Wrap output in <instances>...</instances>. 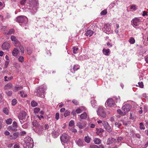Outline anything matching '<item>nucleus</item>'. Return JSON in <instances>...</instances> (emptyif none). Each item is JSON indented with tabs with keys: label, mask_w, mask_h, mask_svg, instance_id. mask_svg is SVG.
<instances>
[{
	"label": "nucleus",
	"mask_w": 148,
	"mask_h": 148,
	"mask_svg": "<svg viewBox=\"0 0 148 148\" xmlns=\"http://www.w3.org/2000/svg\"><path fill=\"white\" fill-rule=\"evenodd\" d=\"M46 89V86L45 85H42L37 88L34 92V94L36 96L40 97H44L45 90Z\"/></svg>",
	"instance_id": "1"
},
{
	"label": "nucleus",
	"mask_w": 148,
	"mask_h": 148,
	"mask_svg": "<svg viewBox=\"0 0 148 148\" xmlns=\"http://www.w3.org/2000/svg\"><path fill=\"white\" fill-rule=\"evenodd\" d=\"M115 141V139L112 137L109 138L107 140V144L108 145H110L113 143Z\"/></svg>",
	"instance_id": "16"
},
{
	"label": "nucleus",
	"mask_w": 148,
	"mask_h": 148,
	"mask_svg": "<svg viewBox=\"0 0 148 148\" xmlns=\"http://www.w3.org/2000/svg\"><path fill=\"white\" fill-rule=\"evenodd\" d=\"M70 137L69 136L66 134H63L60 137V140L62 143L67 144L69 142Z\"/></svg>",
	"instance_id": "3"
},
{
	"label": "nucleus",
	"mask_w": 148,
	"mask_h": 148,
	"mask_svg": "<svg viewBox=\"0 0 148 148\" xmlns=\"http://www.w3.org/2000/svg\"><path fill=\"white\" fill-rule=\"evenodd\" d=\"M130 8L131 9H133L134 10H135L137 9L136 5H132L130 6Z\"/></svg>",
	"instance_id": "51"
},
{
	"label": "nucleus",
	"mask_w": 148,
	"mask_h": 148,
	"mask_svg": "<svg viewBox=\"0 0 148 148\" xmlns=\"http://www.w3.org/2000/svg\"><path fill=\"white\" fill-rule=\"evenodd\" d=\"M70 114V112L68 110H66L65 112L64 115L65 117H66L69 115Z\"/></svg>",
	"instance_id": "47"
},
{
	"label": "nucleus",
	"mask_w": 148,
	"mask_h": 148,
	"mask_svg": "<svg viewBox=\"0 0 148 148\" xmlns=\"http://www.w3.org/2000/svg\"><path fill=\"white\" fill-rule=\"evenodd\" d=\"M123 140V138L122 137H118V138L117 139V140L116 141V142L118 143L119 142Z\"/></svg>",
	"instance_id": "45"
},
{
	"label": "nucleus",
	"mask_w": 148,
	"mask_h": 148,
	"mask_svg": "<svg viewBox=\"0 0 148 148\" xmlns=\"http://www.w3.org/2000/svg\"><path fill=\"white\" fill-rule=\"evenodd\" d=\"M10 62V60H7L5 61V65L6 67H7L8 66V65Z\"/></svg>",
	"instance_id": "60"
},
{
	"label": "nucleus",
	"mask_w": 148,
	"mask_h": 148,
	"mask_svg": "<svg viewBox=\"0 0 148 148\" xmlns=\"http://www.w3.org/2000/svg\"><path fill=\"white\" fill-rule=\"evenodd\" d=\"M19 48L21 50V52L22 53H24V48L23 47L22 45H20Z\"/></svg>",
	"instance_id": "42"
},
{
	"label": "nucleus",
	"mask_w": 148,
	"mask_h": 148,
	"mask_svg": "<svg viewBox=\"0 0 148 148\" xmlns=\"http://www.w3.org/2000/svg\"><path fill=\"white\" fill-rule=\"evenodd\" d=\"M72 102L76 105H77L78 104V102L75 99H74L72 100Z\"/></svg>",
	"instance_id": "57"
},
{
	"label": "nucleus",
	"mask_w": 148,
	"mask_h": 148,
	"mask_svg": "<svg viewBox=\"0 0 148 148\" xmlns=\"http://www.w3.org/2000/svg\"><path fill=\"white\" fill-rule=\"evenodd\" d=\"M76 142L77 145L79 147H83L84 145V140L81 138H79Z\"/></svg>",
	"instance_id": "13"
},
{
	"label": "nucleus",
	"mask_w": 148,
	"mask_h": 148,
	"mask_svg": "<svg viewBox=\"0 0 148 148\" xmlns=\"http://www.w3.org/2000/svg\"><path fill=\"white\" fill-rule=\"evenodd\" d=\"M31 105L32 107H35L37 106L38 103L34 101H33L31 102Z\"/></svg>",
	"instance_id": "36"
},
{
	"label": "nucleus",
	"mask_w": 148,
	"mask_h": 148,
	"mask_svg": "<svg viewBox=\"0 0 148 148\" xmlns=\"http://www.w3.org/2000/svg\"><path fill=\"white\" fill-rule=\"evenodd\" d=\"M8 130H12L14 131H17V129L14 127L12 125L9 126L8 128Z\"/></svg>",
	"instance_id": "26"
},
{
	"label": "nucleus",
	"mask_w": 148,
	"mask_h": 148,
	"mask_svg": "<svg viewBox=\"0 0 148 148\" xmlns=\"http://www.w3.org/2000/svg\"><path fill=\"white\" fill-rule=\"evenodd\" d=\"M107 12L106 10H104L101 11L100 14L101 15H105L107 14Z\"/></svg>",
	"instance_id": "49"
},
{
	"label": "nucleus",
	"mask_w": 148,
	"mask_h": 148,
	"mask_svg": "<svg viewBox=\"0 0 148 148\" xmlns=\"http://www.w3.org/2000/svg\"><path fill=\"white\" fill-rule=\"evenodd\" d=\"M117 112L121 116H124L125 115V112H123L120 109H118L117 110Z\"/></svg>",
	"instance_id": "34"
},
{
	"label": "nucleus",
	"mask_w": 148,
	"mask_h": 148,
	"mask_svg": "<svg viewBox=\"0 0 148 148\" xmlns=\"http://www.w3.org/2000/svg\"><path fill=\"white\" fill-rule=\"evenodd\" d=\"M14 30L13 29H11L9 32H5V34L7 35H10L14 33Z\"/></svg>",
	"instance_id": "27"
},
{
	"label": "nucleus",
	"mask_w": 148,
	"mask_h": 148,
	"mask_svg": "<svg viewBox=\"0 0 148 148\" xmlns=\"http://www.w3.org/2000/svg\"><path fill=\"white\" fill-rule=\"evenodd\" d=\"M15 68L16 69H18L20 67V65L17 63L15 65Z\"/></svg>",
	"instance_id": "64"
},
{
	"label": "nucleus",
	"mask_w": 148,
	"mask_h": 148,
	"mask_svg": "<svg viewBox=\"0 0 148 148\" xmlns=\"http://www.w3.org/2000/svg\"><path fill=\"white\" fill-rule=\"evenodd\" d=\"M115 104V103L114 100L110 98L107 99L105 103L106 106L107 105L108 106L110 107L113 106H114Z\"/></svg>",
	"instance_id": "6"
},
{
	"label": "nucleus",
	"mask_w": 148,
	"mask_h": 148,
	"mask_svg": "<svg viewBox=\"0 0 148 148\" xmlns=\"http://www.w3.org/2000/svg\"><path fill=\"white\" fill-rule=\"evenodd\" d=\"M76 65H74L73 66V69L74 71L77 70L79 69V67H77V68H76Z\"/></svg>",
	"instance_id": "61"
},
{
	"label": "nucleus",
	"mask_w": 148,
	"mask_h": 148,
	"mask_svg": "<svg viewBox=\"0 0 148 148\" xmlns=\"http://www.w3.org/2000/svg\"><path fill=\"white\" fill-rule=\"evenodd\" d=\"M93 33V31L92 30H88L85 33V35L87 36H89V37L91 36Z\"/></svg>",
	"instance_id": "25"
},
{
	"label": "nucleus",
	"mask_w": 148,
	"mask_h": 148,
	"mask_svg": "<svg viewBox=\"0 0 148 148\" xmlns=\"http://www.w3.org/2000/svg\"><path fill=\"white\" fill-rule=\"evenodd\" d=\"M10 47V44L6 42H4L2 45V48L3 50H8Z\"/></svg>",
	"instance_id": "12"
},
{
	"label": "nucleus",
	"mask_w": 148,
	"mask_h": 148,
	"mask_svg": "<svg viewBox=\"0 0 148 148\" xmlns=\"http://www.w3.org/2000/svg\"><path fill=\"white\" fill-rule=\"evenodd\" d=\"M138 84L139 85V86L141 88H143L144 87V85L143 84V83L142 82H138Z\"/></svg>",
	"instance_id": "53"
},
{
	"label": "nucleus",
	"mask_w": 148,
	"mask_h": 148,
	"mask_svg": "<svg viewBox=\"0 0 148 148\" xmlns=\"http://www.w3.org/2000/svg\"><path fill=\"white\" fill-rule=\"evenodd\" d=\"M98 115L103 118H105L106 116V114L105 111L103 110L102 107H100L98 108L97 111Z\"/></svg>",
	"instance_id": "4"
},
{
	"label": "nucleus",
	"mask_w": 148,
	"mask_h": 148,
	"mask_svg": "<svg viewBox=\"0 0 148 148\" xmlns=\"http://www.w3.org/2000/svg\"><path fill=\"white\" fill-rule=\"evenodd\" d=\"M3 112L6 114L8 115L9 113V110L7 108H4L3 109Z\"/></svg>",
	"instance_id": "32"
},
{
	"label": "nucleus",
	"mask_w": 148,
	"mask_h": 148,
	"mask_svg": "<svg viewBox=\"0 0 148 148\" xmlns=\"http://www.w3.org/2000/svg\"><path fill=\"white\" fill-rule=\"evenodd\" d=\"M86 122H83L82 123L78 122L76 124V125L80 129H82L84 128L86 126Z\"/></svg>",
	"instance_id": "9"
},
{
	"label": "nucleus",
	"mask_w": 148,
	"mask_h": 148,
	"mask_svg": "<svg viewBox=\"0 0 148 148\" xmlns=\"http://www.w3.org/2000/svg\"><path fill=\"white\" fill-rule=\"evenodd\" d=\"M20 3L22 5H24L26 3V0H21Z\"/></svg>",
	"instance_id": "62"
},
{
	"label": "nucleus",
	"mask_w": 148,
	"mask_h": 148,
	"mask_svg": "<svg viewBox=\"0 0 148 148\" xmlns=\"http://www.w3.org/2000/svg\"><path fill=\"white\" fill-rule=\"evenodd\" d=\"M74 124V122L73 121H70L69 123V125L70 127L73 126Z\"/></svg>",
	"instance_id": "50"
},
{
	"label": "nucleus",
	"mask_w": 148,
	"mask_h": 148,
	"mask_svg": "<svg viewBox=\"0 0 148 148\" xmlns=\"http://www.w3.org/2000/svg\"><path fill=\"white\" fill-rule=\"evenodd\" d=\"M24 92V91H21L20 92L21 96L23 97H26L27 96V95L25 94Z\"/></svg>",
	"instance_id": "33"
},
{
	"label": "nucleus",
	"mask_w": 148,
	"mask_h": 148,
	"mask_svg": "<svg viewBox=\"0 0 148 148\" xmlns=\"http://www.w3.org/2000/svg\"><path fill=\"white\" fill-rule=\"evenodd\" d=\"M59 136V134L58 133H56V132H53L52 133V136L54 138H56L58 137Z\"/></svg>",
	"instance_id": "35"
},
{
	"label": "nucleus",
	"mask_w": 148,
	"mask_h": 148,
	"mask_svg": "<svg viewBox=\"0 0 148 148\" xmlns=\"http://www.w3.org/2000/svg\"><path fill=\"white\" fill-rule=\"evenodd\" d=\"M102 29L103 31L106 34H107L110 30L109 27V25L108 24H105Z\"/></svg>",
	"instance_id": "11"
},
{
	"label": "nucleus",
	"mask_w": 148,
	"mask_h": 148,
	"mask_svg": "<svg viewBox=\"0 0 148 148\" xmlns=\"http://www.w3.org/2000/svg\"><path fill=\"white\" fill-rule=\"evenodd\" d=\"M90 148H98V146L95 145H91L90 146Z\"/></svg>",
	"instance_id": "56"
},
{
	"label": "nucleus",
	"mask_w": 148,
	"mask_h": 148,
	"mask_svg": "<svg viewBox=\"0 0 148 148\" xmlns=\"http://www.w3.org/2000/svg\"><path fill=\"white\" fill-rule=\"evenodd\" d=\"M26 134V132L24 131H22L20 133V134L21 136H24V135L25 134Z\"/></svg>",
	"instance_id": "63"
},
{
	"label": "nucleus",
	"mask_w": 148,
	"mask_h": 148,
	"mask_svg": "<svg viewBox=\"0 0 148 148\" xmlns=\"http://www.w3.org/2000/svg\"><path fill=\"white\" fill-rule=\"evenodd\" d=\"M104 130L102 128H97L96 130V133L97 135H99L100 136L102 135V134L104 132Z\"/></svg>",
	"instance_id": "15"
},
{
	"label": "nucleus",
	"mask_w": 148,
	"mask_h": 148,
	"mask_svg": "<svg viewBox=\"0 0 148 148\" xmlns=\"http://www.w3.org/2000/svg\"><path fill=\"white\" fill-rule=\"evenodd\" d=\"M43 130V129L42 127H39L36 129V132L38 134L40 135L42 133Z\"/></svg>",
	"instance_id": "20"
},
{
	"label": "nucleus",
	"mask_w": 148,
	"mask_h": 148,
	"mask_svg": "<svg viewBox=\"0 0 148 148\" xmlns=\"http://www.w3.org/2000/svg\"><path fill=\"white\" fill-rule=\"evenodd\" d=\"M33 142L24 144V145L26 148H32L33 147Z\"/></svg>",
	"instance_id": "19"
},
{
	"label": "nucleus",
	"mask_w": 148,
	"mask_h": 148,
	"mask_svg": "<svg viewBox=\"0 0 148 148\" xmlns=\"http://www.w3.org/2000/svg\"><path fill=\"white\" fill-rule=\"evenodd\" d=\"M59 117V113L57 112V113L55 115V119L56 120H58Z\"/></svg>",
	"instance_id": "55"
},
{
	"label": "nucleus",
	"mask_w": 148,
	"mask_h": 148,
	"mask_svg": "<svg viewBox=\"0 0 148 148\" xmlns=\"http://www.w3.org/2000/svg\"><path fill=\"white\" fill-rule=\"evenodd\" d=\"M103 53L106 56H108L110 53V50L109 49H104L102 50Z\"/></svg>",
	"instance_id": "21"
},
{
	"label": "nucleus",
	"mask_w": 148,
	"mask_h": 148,
	"mask_svg": "<svg viewBox=\"0 0 148 148\" xmlns=\"http://www.w3.org/2000/svg\"><path fill=\"white\" fill-rule=\"evenodd\" d=\"M91 105L93 108H95L97 103L95 100H92L91 101Z\"/></svg>",
	"instance_id": "29"
},
{
	"label": "nucleus",
	"mask_w": 148,
	"mask_h": 148,
	"mask_svg": "<svg viewBox=\"0 0 148 148\" xmlns=\"http://www.w3.org/2000/svg\"><path fill=\"white\" fill-rule=\"evenodd\" d=\"M11 40L13 41H14L15 44H18V41L17 40L16 38L14 36H12L11 37Z\"/></svg>",
	"instance_id": "22"
},
{
	"label": "nucleus",
	"mask_w": 148,
	"mask_h": 148,
	"mask_svg": "<svg viewBox=\"0 0 148 148\" xmlns=\"http://www.w3.org/2000/svg\"><path fill=\"white\" fill-rule=\"evenodd\" d=\"M141 21V20L139 18L135 17L132 19L131 23L133 25L138 26L140 24Z\"/></svg>",
	"instance_id": "5"
},
{
	"label": "nucleus",
	"mask_w": 148,
	"mask_h": 148,
	"mask_svg": "<svg viewBox=\"0 0 148 148\" xmlns=\"http://www.w3.org/2000/svg\"><path fill=\"white\" fill-rule=\"evenodd\" d=\"M18 132H16L12 135H10L9 136V138L11 140H14L18 137Z\"/></svg>",
	"instance_id": "14"
},
{
	"label": "nucleus",
	"mask_w": 148,
	"mask_h": 148,
	"mask_svg": "<svg viewBox=\"0 0 148 148\" xmlns=\"http://www.w3.org/2000/svg\"><path fill=\"white\" fill-rule=\"evenodd\" d=\"M40 109L39 108H36L34 109V112L35 113H38L40 111Z\"/></svg>",
	"instance_id": "43"
},
{
	"label": "nucleus",
	"mask_w": 148,
	"mask_h": 148,
	"mask_svg": "<svg viewBox=\"0 0 148 148\" xmlns=\"http://www.w3.org/2000/svg\"><path fill=\"white\" fill-rule=\"evenodd\" d=\"M82 112V110L79 108H77L76 110V112L77 114H79Z\"/></svg>",
	"instance_id": "52"
},
{
	"label": "nucleus",
	"mask_w": 148,
	"mask_h": 148,
	"mask_svg": "<svg viewBox=\"0 0 148 148\" xmlns=\"http://www.w3.org/2000/svg\"><path fill=\"white\" fill-rule=\"evenodd\" d=\"M23 88V87L22 86H20L18 87H15L14 90L15 91H17L19 90H20L21 89Z\"/></svg>",
	"instance_id": "40"
},
{
	"label": "nucleus",
	"mask_w": 148,
	"mask_h": 148,
	"mask_svg": "<svg viewBox=\"0 0 148 148\" xmlns=\"http://www.w3.org/2000/svg\"><path fill=\"white\" fill-rule=\"evenodd\" d=\"M91 139V138L88 136H85L84 137V140L85 141L88 143L90 142Z\"/></svg>",
	"instance_id": "28"
},
{
	"label": "nucleus",
	"mask_w": 148,
	"mask_h": 148,
	"mask_svg": "<svg viewBox=\"0 0 148 148\" xmlns=\"http://www.w3.org/2000/svg\"><path fill=\"white\" fill-rule=\"evenodd\" d=\"M73 52L74 54L77 53V51L78 49V48L77 47H73Z\"/></svg>",
	"instance_id": "37"
},
{
	"label": "nucleus",
	"mask_w": 148,
	"mask_h": 148,
	"mask_svg": "<svg viewBox=\"0 0 148 148\" xmlns=\"http://www.w3.org/2000/svg\"><path fill=\"white\" fill-rule=\"evenodd\" d=\"M12 87V85L11 84H7L4 87L5 89H10Z\"/></svg>",
	"instance_id": "30"
},
{
	"label": "nucleus",
	"mask_w": 148,
	"mask_h": 148,
	"mask_svg": "<svg viewBox=\"0 0 148 148\" xmlns=\"http://www.w3.org/2000/svg\"><path fill=\"white\" fill-rule=\"evenodd\" d=\"M19 52L18 50L16 48H15L12 52V54L15 57L17 56Z\"/></svg>",
	"instance_id": "18"
},
{
	"label": "nucleus",
	"mask_w": 148,
	"mask_h": 148,
	"mask_svg": "<svg viewBox=\"0 0 148 148\" xmlns=\"http://www.w3.org/2000/svg\"><path fill=\"white\" fill-rule=\"evenodd\" d=\"M87 114L85 112H84L81 114L80 115V118L81 119H85L87 117Z\"/></svg>",
	"instance_id": "23"
},
{
	"label": "nucleus",
	"mask_w": 148,
	"mask_h": 148,
	"mask_svg": "<svg viewBox=\"0 0 148 148\" xmlns=\"http://www.w3.org/2000/svg\"><path fill=\"white\" fill-rule=\"evenodd\" d=\"M17 22L23 23V24L26 25L28 22V19L25 16H20L18 17L16 19Z\"/></svg>",
	"instance_id": "2"
},
{
	"label": "nucleus",
	"mask_w": 148,
	"mask_h": 148,
	"mask_svg": "<svg viewBox=\"0 0 148 148\" xmlns=\"http://www.w3.org/2000/svg\"><path fill=\"white\" fill-rule=\"evenodd\" d=\"M17 103V101L15 99H14L12 101V105L14 106H15Z\"/></svg>",
	"instance_id": "44"
},
{
	"label": "nucleus",
	"mask_w": 148,
	"mask_h": 148,
	"mask_svg": "<svg viewBox=\"0 0 148 148\" xmlns=\"http://www.w3.org/2000/svg\"><path fill=\"white\" fill-rule=\"evenodd\" d=\"M102 124L106 130L108 132H111L112 129L111 127L107 122L104 121L103 122Z\"/></svg>",
	"instance_id": "7"
},
{
	"label": "nucleus",
	"mask_w": 148,
	"mask_h": 148,
	"mask_svg": "<svg viewBox=\"0 0 148 148\" xmlns=\"http://www.w3.org/2000/svg\"><path fill=\"white\" fill-rule=\"evenodd\" d=\"M26 116V113L25 112H23L19 114L18 116V118L19 120H25Z\"/></svg>",
	"instance_id": "10"
},
{
	"label": "nucleus",
	"mask_w": 148,
	"mask_h": 148,
	"mask_svg": "<svg viewBox=\"0 0 148 148\" xmlns=\"http://www.w3.org/2000/svg\"><path fill=\"white\" fill-rule=\"evenodd\" d=\"M25 144L33 142V140L32 138L29 137H26L24 139Z\"/></svg>",
	"instance_id": "17"
},
{
	"label": "nucleus",
	"mask_w": 148,
	"mask_h": 148,
	"mask_svg": "<svg viewBox=\"0 0 148 148\" xmlns=\"http://www.w3.org/2000/svg\"><path fill=\"white\" fill-rule=\"evenodd\" d=\"M115 100H116V102L119 103L120 101V97H116L114 98Z\"/></svg>",
	"instance_id": "54"
},
{
	"label": "nucleus",
	"mask_w": 148,
	"mask_h": 148,
	"mask_svg": "<svg viewBox=\"0 0 148 148\" xmlns=\"http://www.w3.org/2000/svg\"><path fill=\"white\" fill-rule=\"evenodd\" d=\"M140 129L141 130H144L145 129V126L142 123H140L139 124Z\"/></svg>",
	"instance_id": "38"
},
{
	"label": "nucleus",
	"mask_w": 148,
	"mask_h": 148,
	"mask_svg": "<svg viewBox=\"0 0 148 148\" xmlns=\"http://www.w3.org/2000/svg\"><path fill=\"white\" fill-rule=\"evenodd\" d=\"M18 60L19 62L22 63L24 61V57L22 56H21L18 58Z\"/></svg>",
	"instance_id": "39"
},
{
	"label": "nucleus",
	"mask_w": 148,
	"mask_h": 148,
	"mask_svg": "<svg viewBox=\"0 0 148 148\" xmlns=\"http://www.w3.org/2000/svg\"><path fill=\"white\" fill-rule=\"evenodd\" d=\"M32 9L33 10V11L31 10V12L33 13H35L36 12V8L35 7H34L32 8Z\"/></svg>",
	"instance_id": "58"
},
{
	"label": "nucleus",
	"mask_w": 148,
	"mask_h": 148,
	"mask_svg": "<svg viewBox=\"0 0 148 148\" xmlns=\"http://www.w3.org/2000/svg\"><path fill=\"white\" fill-rule=\"evenodd\" d=\"M6 95L8 96H10L12 94V92L11 91L7 90L5 92Z\"/></svg>",
	"instance_id": "46"
},
{
	"label": "nucleus",
	"mask_w": 148,
	"mask_h": 148,
	"mask_svg": "<svg viewBox=\"0 0 148 148\" xmlns=\"http://www.w3.org/2000/svg\"><path fill=\"white\" fill-rule=\"evenodd\" d=\"M131 108V105L129 104H127L124 105L123 107V110L124 111V112H125V115L126 113L128 112L130 110Z\"/></svg>",
	"instance_id": "8"
},
{
	"label": "nucleus",
	"mask_w": 148,
	"mask_h": 148,
	"mask_svg": "<svg viewBox=\"0 0 148 148\" xmlns=\"http://www.w3.org/2000/svg\"><path fill=\"white\" fill-rule=\"evenodd\" d=\"M94 141L96 144H99L101 143V140L98 138H95L94 140Z\"/></svg>",
	"instance_id": "24"
},
{
	"label": "nucleus",
	"mask_w": 148,
	"mask_h": 148,
	"mask_svg": "<svg viewBox=\"0 0 148 148\" xmlns=\"http://www.w3.org/2000/svg\"><path fill=\"white\" fill-rule=\"evenodd\" d=\"M129 41L130 44H134L135 42V41L134 38L131 37L129 39Z\"/></svg>",
	"instance_id": "31"
},
{
	"label": "nucleus",
	"mask_w": 148,
	"mask_h": 148,
	"mask_svg": "<svg viewBox=\"0 0 148 148\" xmlns=\"http://www.w3.org/2000/svg\"><path fill=\"white\" fill-rule=\"evenodd\" d=\"M12 125L16 128L17 127V125L16 122V121H14L13 122Z\"/></svg>",
	"instance_id": "59"
},
{
	"label": "nucleus",
	"mask_w": 148,
	"mask_h": 148,
	"mask_svg": "<svg viewBox=\"0 0 148 148\" xmlns=\"http://www.w3.org/2000/svg\"><path fill=\"white\" fill-rule=\"evenodd\" d=\"M115 126L116 127L119 128L121 126V124L120 123L116 122L115 123Z\"/></svg>",
	"instance_id": "48"
},
{
	"label": "nucleus",
	"mask_w": 148,
	"mask_h": 148,
	"mask_svg": "<svg viewBox=\"0 0 148 148\" xmlns=\"http://www.w3.org/2000/svg\"><path fill=\"white\" fill-rule=\"evenodd\" d=\"M12 120L11 119H9L6 120V123L8 124L9 125L11 124L12 122Z\"/></svg>",
	"instance_id": "41"
}]
</instances>
